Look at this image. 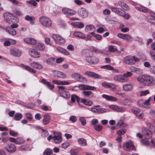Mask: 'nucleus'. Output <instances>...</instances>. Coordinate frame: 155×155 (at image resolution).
<instances>
[{"instance_id":"1","label":"nucleus","mask_w":155,"mask_h":155,"mask_svg":"<svg viewBox=\"0 0 155 155\" xmlns=\"http://www.w3.org/2000/svg\"><path fill=\"white\" fill-rule=\"evenodd\" d=\"M137 80L139 84L143 86H151L155 84V78L147 75H139Z\"/></svg>"},{"instance_id":"2","label":"nucleus","mask_w":155,"mask_h":155,"mask_svg":"<svg viewBox=\"0 0 155 155\" xmlns=\"http://www.w3.org/2000/svg\"><path fill=\"white\" fill-rule=\"evenodd\" d=\"M83 54L85 57V60L88 63L93 64L97 63L98 59L94 56L92 53L88 50H85L83 51Z\"/></svg>"},{"instance_id":"3","label":"nucleus","mask_w":155,"mask_h":155,"mask_svg":"<svg viewBox=\"0 0 155 155\" xmlns=\"http://www.w3.org/2000/svg\"><path fill=\"white\" fill-rule=\"evenodd\" d=\"M39 21L42 25L44 27L49 28L52 25L51 21L48 17L42 16L39 18Z\"/></svg>"},{"instance_id":"4","label":"nucleus","mask_w":155,"mask_h":155,"mask_svg":"<svg viewBox=\"0 0 155 155\" xmlns=\"http://www.w3.org/2000/svg\"><path fill=\"white\" fill-rule=\"evenodd\" d=\"M3 15L5 22L10 24L14 23V17L12 14L8 12H6L3 14Z\"/></svg>"},{"instance_id":"5","label":"nucleus","mask_w":155,"mask_h":155,"mask_svg":"<svg viewBox=\"0 0 155 155\" xmlns=\"http://www.w3.org/2000/svg\"><path fill=\"white\" fill-rule=\"evenodd\" d=\"M58 91L60 95L63 97L68 98L70 97V94L68 92L65 91V87L63 86H57Z\"/></svg>"},{"instance_id":"6","label":"nucleus","mask_w":155,"mask_h":155,"mask_svg":"<svg viewBox=\"0 0 155 155\" xmlns=\"http://www.w3.org/2000/svg\"><path fill=\"white\" fill-rule=\"evenodd\" d=\"M124 150L126 151H130L131 150H135L134 146L131 141H129L124 143L123 146Z\"/></svg>"},{"instance_id":"7","label":"nucleus","mask_w":155,"mask_h":155,"mask_svg":"<svg viewBox=\"0 0 155 155\" xmlns=\"http://www.w3.org/2000/svg\"><path fill=\"white\" fill-rule=\"evenodd\" d=\"M52 37L58 45H61L65 43V40L59 35L56 34H53Z\"/></svg>"},{"instance_id":"8","label":"nucleus","mask_w":155,"mask_h":155,"mask_svg":"<svg viewBox=\"0 0 155 155\" xmlns=\"http://www.w3.org/2000/svg\"><path fill=\"white\" fill-rule=\"evenodd\" d=\"M79 89L81 91L86 90H94L96 89V88L94 86H91L84 84H79L78 87Z\"/></svg>"},{"instance_id":"9","label":"nucleus","mask_w":155,"mask_h":155,"mask_svg":"<svg viewBox=\"0 0 155 155\" xmlns=\"http://www.w3.org/2000/svg\"><path fill=\"white\" fill-rule=\"evenodd\" d=\"M62 11L63 13L66 15L72 16L76 14V12L68 8H63Z\"/></svg>"},{"instance_id":"10","label":"nucleus","mask_w":155,"mask_h":155,"mask_svg":"<svg viewBox=\"0 0 155 155\" xmlns=\"http://www.w3.org/2000/svg\"><path fill=\"white\" fill-rule=\"evenodd\" d=\"M114 81L119 82L125 83L127 82V79L124 78L123 75L118 74L114 76L113 77Z\"/></svg>"},{"instance_id":"11","label":"nucleus","mask_w":155,"mask_h":155,"mask_svg":"<svg viewBox=\"0 0 155 155\" xmlns=\"http://www.w3.org/2000/svg\"><path fill=\"white\" fill-rule=\"evenodd\" d=\"M61 134V133L60 132H54V136L53 137V139L54 140L55 143H59L62 140Z\"/></svg>"},{"instance_id":"12","label":"nucleus","mask_w":155,"mask_h":155,"mask_svg":"<svg viewBox=\"0 0 155 155\" xmlns=\"http://www.w3.org/2000/svg\"><path fill=\"white\" fill-rule=\"evenodd\" d=\"M142 132L145 139H148L151 138L152 133L149 130L143 128L142 129Z\"/></svg>"},{"instance_id":"13","label":"nucleus","mask_w":155,"mask_h":155,"mask_svg":"<svg viewBox=\"0 0 155 155\" xmlns=\"http://www.w3.org/2000/svg\"><path fill=\"white\" fill-rule=\"evenodd\" d=\"M123 62L124 63L127 64H134L132 56L128 55L125 56L123 59Z\"/></svg>"},{"instance_id":"14","label":"nucleus","mask_w":155,"mask_h":155,"mask_svg":"<svg viewBox=\"0 0 155 155\" xmlns=\"http://www.w3.org/2000/svg\"><path fill=\"white\" fill-rule=\"evenodd\" d=\"M84 74L95 79H99L101 78V76L98 74L92 71H86L84 72Z\"/></svg>"},{"instance_id":"15","label":"nucleus","mask_w":155,"mask_h":155,"mask_svg":"<svg viewBox=\"0 0 155 155\" xmlns=\"http://www.w3.org/2000/svg\"><path fill=\"white\" fill-rule=\"evenodd\" d=\"M53 74L55 76L58 78H66V74L60 71L54 70L52 71Z\"/></svg>"},{"instance_id":"16","label":"nucleus","mask_w":155,"mask_h":155,"mask_svg":"<svg viewBox=\"0 0 155 155\" xmlns=\"http://www.w3.org/2000/svg\"><path fill=\"white\" fill-rule=\"evenodd\" d=\"M5 149L9 152L13 153L16 150V147L14 144H8L5 147Z\"/></svg>"},{"instance_id":"17","label":"nucleus","mask_w":155,"mask_h":155,"mask_svg":"<svg viewBox=\"0 0 155 155\" xmlns=\"http://www.w3.org/2000/svg\"><path fill=\"white\" fill-rule=\"evenodd\" d=\"M133 88V87L131 84H125L123 86V90L126 91H129L131 90Z\"/></svg>"},{"instance_id":"18","label":"nucleus","mask_w":155,"mask_h":155,"mask_svg":"<svg viewBox=\"0 0 155 155\" xmlns=\"http://www.w3.org/2000/svg\"><path fill=\"white\" fill-rule=\"evenodd\" d=\"M29 54L31 56L35 58H38L40 57L41 54L37 51L32 49L29 51Z\"/></svg>"},{"instance_id":"19","label":"nucleus","mask_w":155,"mask_h":155,"mask_svg":"<svg viewBox=\"0 0 155 155\" xmlns=\"http://www.w3.org/2000/svg\"><path fill=\"white\" fill-rule=\"evenodd\" d=\"M117 14L127 19L129 18L130 16L128 14H126L125 12L120 8V10H118Z\"/></svg>"},{"instance_id":"20","label":"nucleus","mask_w":155,"mask_h":155,"mask_svg":"<svg viewBox=\"0 0 155 155\" xmlns=\"http://www.w3.org/2000/svg\"><path fill=\"white\" fill-rule=\"evenodd\" d=\"M5 31L9 34L12 35H15L16 34V31L10 27H7L5 28Z\"/></svg>"},{"instance_id":"21","label":"nucleus","mask_w":155,"mask_h":155,"mask_svg":"<svg viewBox=\"0 0 155 155\" xmlns=\"http://www.w3.org/2000/svg\"><path fill=\"white\" fill-rule=\"evenodd\" d=\"M41 82L45 84L48 88L51 90L53 89L54 88V85L51 84L49 82L47 81L45 79H42Z\"/></svg>"},{"instance_id":"22","label":"nucleus","mask_w":155,"mask_h":155,"mask_svg":"<svg viewBox=\"0 0 155 155\" xmlns=\"http://www.w3.org/2000/svg\"><path fill=\"white\" fill-rule=\"evenodd\" d=\"M24 41L27 43L31 45H35L37 42V41L33 38H25Z\"/></svg>"},{"instance_id":"23","label":"nucleus","mask_w":155,"mask_h":155,"mask_svg":"<svg viewBox=\"0 0 155 155\" xmlns=\"http://www.w3.org/2000/svg\"><path fill=\"white\" fill-rule=\"evenodd\" d=\"M11 53L12 54L16 56L19 57L21 56V52L18 49L13 48L11 50Z\"/></svg>"},{"instance_id":"24","label":"nucleus","mask_w":155,"mask_h":155,"mask_svg":"<svg viewBox=\"0 0 155 155\" xmlns=\"http://www.w3.org/2000/svg\"><path fill=\"white\" fill-rule=\"evenodd\" d=\"M55 60V58H50L47 60L46 62L48 65L54 66L56 64Z\"/></svg>"},{"instance_id":"25","label":"nucleus","mask_w":155,"mask_h":155,"mask_svg":"<svg viewBox=\"0 0 155 155\" xmlns=\"http://www.w3.org/2000/svg\"><path fill=\"white\" fill-rule=\"evenodd\" d=\"M50 116L49 115L46 114L44 115L43 120V123L45 125L48 124L50 120Z\"/></svg>"},{"instance_id":"26","label":"nucleus","mask_w":155,"mask_h":155,"mask_svg":"<svg viewBox=\"0 0 155 155\" xmlns=\"http://www.w3.org/2000/svg\"><path fill=\"white\" fill-rule=\"evenodd\" d=\"M82 94L86 97H89L90 98H92L94 97V94L91 91H83Z\"/></svg>"},{"instance_id":"27","label":"nucleus","mask_w":155,"mask_h":155,"mask_svg":"<svg viewBox=\"0 0 155 155\" xmlns=\"http://www.w3.org/2000/svg\"><path fill=\"white\" fill-rule=\"evenodd\" d=\"M72 25L74 27L77 28H82L84 27V24L81 22H73L71 23Z\"/></svg>"},{"instance_id":"28","label":"nucleus","mask_w":155,"mask_h":155,"mask_svg":"<svg viewBox=\"0 0 155 155\" xmlns=\"http://www.w3.org/2000/svg\"><path fill=\"white\" fill-rule=\"evenodd\" d=\"M30 65L32 67L37 69L40 70L42 68V66L41 64L36 62L31 63Z\"/></svg>"},{"instance_id":"29","label":"nucleus","mask_w":155,"mask_h":155,"mask_svg":"<svg viewBox=\"0 0 155 155\" xmlns=\"http://www.w3.org/2000/svg\"><path fill=\"white\" fill-rule=\"evenodd\" d=\"M103 97L105 98L107 100L113 101H117V99L112 96H109L106 94H103L102 95Z\"/></svg>"},{"instance_id":"30","label":"nucleus","mask_w":155,"mask_h":155,"mask_svg":"<svg viewBox=\"0 0 155 155\" xmlns=\"http://www.w3.org/2000/svg\"><path fill=\"white\" fill-rule=\"evenodd\" d=\"M76 37L81 38L82 39H84L85 38V35L83 34H82L81 32L79 31H75L73 34Z\"/></svg>"},{"instance_id":"31","label":"nucleus","mask_w":155,"mask_h":155,"mask_svg":"<svg viewBox=\"0 0 155 155\" xmlns=\"http://www.w3.org/2000/svg\"><path fill=\"white\" fill-rule=\"evenodd\" d=\"M25 19L27 21H30V23L32 25H34L35 23L34 21L35 19V18L34 17L27 15L25 17Z\"/></svg>"},{"instance_id":"32","label":"nucleus","mask_w":155,"mask_h":155,"mask_svg":"<svg viewBox=\"0 0 155 155\" xmlns=\"http://www.w3.org/2000/svg\"><path fill=\"white\" fill-rule=\"evenodd\" d=\"M78 142L79 144L81 146H84L87 145L86 141L83 138H79L78 140Z\"/></svg>"},{"instance_id":"33","label":"nucleus","mask_w":155,"mask_h":155,"mask_svg":"<svg viewBox=\"0 0 155 155\" xmlns=\"http://www.w3.org/2000/svg\"><path fill=\"white\" fill-rule=\"evenodd\" d=\"M118 4L121 7L125 10H127L129 9L128 6L123 2L119 1Z\"/></svg>"},{"instance_id":"34","label":"nucleus","mask_w":155,"mask_h":155,"mask_svg":"<svg viewBox=\"0 0 155 155\" xmlns=\"http://www.w3.org/2000/svg\"><path fill=\"white\" fill-rule=\"evenodd\" d=\"M36 49L40 51H42L45 48L44 44L41 43H38L36 45Z\"/></svg>"},{"instance_id":"35","label":"nucleus","mask_w":155,"mask_h":155,"mask_svg":"<svg viewBox=\"0 0 155 155\" xmlns=\"http://www.w3.org/2000/svg\"><path fill=\"white\" fill-rule=\"evenodd\" d=\"M85 30L87 32L90 31H95L96 29L93 25H88L85 27Z\"/></svg>"},{"instance_id":"36","label":"nucleus","mask_w":155,"mask_h":155,"mask_svg":"<svg viewBox=\"0 0 155 155\" xmlns=\"http://www.w3.org/2000/svg\"><path fill=\"white\" fill-rule=\"evenodd\" d=\"M147 20L151 23L155 24V15H150L147 18Z\"/></svg>"},{"instance_id":"37","label":"nucleus","mask_w":155,"mask_h":155,"mask_svg":"<svg viewBox=\"0 0 155 155\" xmlns=\"http://www.w3.org/2000/svg\"><path fill=\"white\" fill-rule=\"evenodd\" d=\"M79 15L83 18L87 16V13L86 11L81 9L79 11Z\"/></svg>"},{"instance_id":"38","label":"nucleus","mask_w":155,"mask_h":155,"mask_svg":"<svg viewBox=\"0 0 155 155\" xmlns=\"http://www.w3.org/2000/svg\"><path fill=\"white\" fill-rule=\"evenodd\" d=\"M81 102L83 103L85 105L90 106L93 104V102L91 101H87V100L84 99H82Z\"/></svg>"},{"instance_id":"39","label":"nucleus","mask_w":155,"mask_h":155,"mask_svg":"<svg viewBox=\"0 0 155 155\" xmlns=\"http://www.w3.org/2000/svg\"><path fill=\"white\" fill-rule=\"evenodd\" d=\"M108 50L109 52H114L117 51V49L116 47L113 45H110L108 47Z\"/></svg>"},{"instance_id":"40","label":"nucleus","mask_w":155,"mask_h":155,"mask_svg":"<svg viewBox=\"0 0 155 155\" xmlns=\"http://www.w3.org/2000/svg\"><path fill=\"white\" fill-rule=\"evenodd\" d=\"M132 75V74L131 72L127 71L125 73H124L123 75L124 78L127 79V82L129 81V78L128 77L131 76Z\"/></svg>"},{"instance_id":"41","label":"nucleus","mask_w":155,"mask_h":155,"mask_svg":"<svg viewBox=\"0 0 155 155\" xmlns=\"http://www.w3.org/2000/svg\"><path fill=\"white\" fill-rule=\"evenodd\" d=\"M83 83L86 84L87 82V79L81 74L79 79L78 81Z\"/></svg>"},{"instance_id":"42","label":"nucleus","mask_w":155,"mask_h":155,"mask_svg":"<svg viewBox=\"0 0 155 155\" xmlns=\"http://www.w3.org/2000/svg\"><path fill=\"white\" fill-rule=\"evenodd\" d=\"M81 74L77 73H74L72 74L71 76L72 78L74 80L78 81Z\"/></svg>"},{"instance_id":"43","label":"nucleus","mask_w":155,"mask_h":155,"mask_svg":"<svg viewBox=\"0 0 155 155\" xmlns=\"http://www.w3.org/2000/svg\"><path fill=\"white\" fill-rule=\"evenodd\" d=\"M23 116L21 113H16L15 114L14 117L15 120H19Z\"/></svg>"},{"instance_id":"44","label":"nucleus","mask_w":155,"mask_h":155,"mask_svg":"<svg viewBox=\"0 0 155 155\" xmlns=\"http://www.w3.org/2000/svg\"><path fill=\"white\" fill-rule=\"evenodd\" d=\"M125 110V108L124 107H120L116 105L115 111L117 112H123Z\"/></svg>"},{"instance_id":"45","label":"nucleus","mask_w":155,"mask_h":155,"mask_svg":"<svg viewBox=\"0 0 155 155\" xmlns=\"http://www.w3.org/2000/svg\"><path fill=\"white\" fill-rule=\"evenodd\" d=\"M16 144H21L24 143L25 141L24 140L20 137H18L17 138Z\"/></svg>"},{"instance_id":"46","label":"nucleus","mask_w":155,"mask_h":155,"mask_svg":"<svg viewBox=\"0 0 155 155\" xmlns=\"http://www.w3.org/2000/svg\"><path fill=\"white\" fill-rule=\"evenodd\" d=\"M124 40H126L127 41L130 42L132 41L133 38L131 36L128 34H125Z\"/></svg>"},{"instance_id":"47","label":"nucleus","mask_w":155,"mask_h":155,"mask_svg":"<svg viewBox=\"0 0 155 155\" xmlns=\"http://www.w3.org/2000/svg\"><path fill=\"white\" fill-rule=\"evenodd\" d=\"M94 129L97 131H100L102 130L103 129V127L100 125H95L94 126Z\"/></svg>"},{"instance_id":"48","label":"nucleus","mask_w":155,"mask_h":155,"mask_svg":"<svg viewBox=\"0 0 155 155\" xmlns=\"http://www.w3.org/2000/svg\"><path fill=\"white\" fill-rule=\"evenodd\" d=\"M132 112L136 116L141 112V110L137 108H134L132 110Z\"/></svg>"},{"instance_id":"49","label":"nucleus","mask_w":155,"mask_h":155,"mask_svg":"<svg viewBox=\"0 0 155 155\" xmlns=\"http://www.w3.org/2000/svg\"><path fill=\"white\" fill-rule=\"evenodd\" d=\"M137 104L139 106L143 108H146V106H144V100H139L137 102Z\"/></svg>"},{"instance_id":"50","label":"nucleus","mask_w":155,"mask_h":155,"mask_svg":"<svg viewBox=\"0 0 155 155\" xmlns=\"http://www.w3.org/2000/svg\"><path fill=\"white\" fill-rule=\"evenodd\" d=\"M116 85L114 83H109L108 88H110L111 90H114L116 88Z\"/></svg>"},{"instance_id":"51","label":"nucleus","mask_w":155,"mask_h":155,"mask_svg":"<svg viewBox=\"0 0 155 155\" xmlns=\"http://www.w3.org/2000/svg\"><path fill=\"white\" fill-rule=\"evenodd\" d=\"M23 67L24 68L26 69L27 70L31 72L35 73L36 72V71L31 68H30V67L28 66H27L26 65H23Z\"/></svg>"},{"instance_id":"52","label":"nucleus","mask_w":155,"mask_h":155,"mask_svg":"<svg viewBox=\"0 0 155 155\" xmlns=\"http://www.w3.org/2000/svg\"><path fill=\"white\" fill-rule=\"evenodd\" d=\"M45 43L48 45H52L53 44L52 41L49 38H45Z\"/></svg>"},{"instance_id":"53","label":"nucleus","mask_w":155,"mask_h":155,"mask_svg":"<svg viewBox=\"0 0 155 155\" xmlns=\"http://www.w3.org/2000/svg\"><path fill=\"white\" fill-rule=\"evenodd\" d=\"M152 99V97H150L149 98L146 100H144V106H146V107L150 105V102Z\"/></svg>"},{"instance_id":"54","label":"nucleus","mask_w":155,"mask_h":155,"mask_svg":"<svg viewBox=\"0 0 155 155\" xmlns=\"http://www.w3.org/2000/svg\"><path fill=\"white\" fill-rule=\"evenodd\" d=\"M53 153L52 150L50 149H46L44 152V155H50Z\"/></svg>"},{"instance_id":"55","label":"nucleus","mask_w":155,"mask_h":155,"mask_svg":"<svg viewBox=\"0 0 155 155\" xmlns=\"http://www.w3.org/2000/svg\"><path fill=\"white\" fill-rule=\"evenodd\" d=\"M91 34L98 40H100L101 39V36L100 35L95 34L94 32H92L91 33Z\"/></svg>"},{"instance_id":"56","label":"nucleus","mask_w":155,"mask_h":155,"mask_svg":"<svg viewBox=\"0 0 155 155\" xmlns=\"http://www.w3.org/2000/svg\"><path fill=\"white\" fill-rule=\"evenodd\" d=\"M126 130L125 129H123L118 130L117 132V134L118 135L121 136V135H123L126 133Z\"/></svg>"},{"instance_id":"57","label":"nucleus","mask_w":155,"mask_h":155,"mask_svg":"<svg viewBox=\"0 0 155 155\" xmlns=\"http://www.w3.org/2000/svg\"><path fill=\"white\" fill-rule=\"evenodd\" d=\"M79 121L81 123L82 126H84L86 124V120L84 117H81L79 119Z\"/></svg>"},{"instance_id":"58","label":"nucleus","mask_w":155,"mask_h":155,"mask_svg":"<svg viewBox=\"0 0 155 155\" xmlns=\"http://www.w3.org/2000/svg\"><path fill=\"white\" fill-rule=\"evenodd\" d=\"M14 13L15 15L18 16L22 15H23L21 11L18 9L15 10Z\"/></svg>"},{"instance_id":"59","label":"nucleus","mask_w":155,"mask_h":155,"mask_svg":"<svg viewBox=\"0 0 155 155\" xmlns=\"http://www.w3.org/2000/svg\"><path fill=\"white\" fill-rule=\"evenodd\" d=\"M102 68L107 69L108 70L111 71L113 69V67L110 65H106L103 66L101 67Z\"/></svg>"},{"instance_id":"60","label":"nucleus","mask_w":155,"mask_h":155,"mask_svg":"<svg viewBox=\"0 0 155 155\" xmlns=\"http://www.w3.org/2000/svg\"><path fill=\"white\" fill-rule=\"evenodd\" d=\"M26 118L29 120H31L32 119V114L30 113H27L25 114Z\"/></svg>"},{"instance_id":"61","label":"nucleus","mask_w":155,"mask_h":155,"mask_svg":"<svg viewBox=\"0 0 155 155\" xmlns=\"http://www.w3.org/2000/svg\"><path fill=\"white\" fill-rule=\"evenodd\" d=\"M71 155H79L78 154V150L74 149H72L71 150Z\"/></svg>"},{"instance_id":"62","label":"nucleus","mask_w":155,"mask_h":155,"mask_svg":"<svg viewBox=\"0 0 155 155\" xmlns=\"http://www.w3.org/2000/svg\"><path fill=\"white\" fill-rule=\"evenodd\" d=\"M133 61L134 64L136 62H139L140 61V59L136 57L135 56H132Z\"/></svg>"},{"instance_id":"63","label":"nucleus","mask_w":155,"mask_h":155,"mask_svg":"<svg viewBox=\"0 0 155 155\" xmlns=\"http://www.w3.org/2000/svg\"><path fill=\"white\" fill-rule=\"evenodd\" d=\"M141 143L143 145H145V146H148L150 143V142L149 141L144 139L141 140Z\"/></svg>"},{"instance_id":"64","label":"nucleus","mask_w":155,"mask_h":155,"mask_svg":"<svg viewBox=\"0 0 155 155\" xmlns=\"http://www.w3.org/2000/svg\"><path fill=\"white\" fill-rule=\"evenodd\" d=\"M150 54L152 59L155 61V52L151 51L150 52Z\"/></svg>"}]
</instances>
